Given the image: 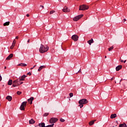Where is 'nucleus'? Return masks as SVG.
<instances>
[{
  "mask_svg": "<svg viewBox=\"0 0 127 127\" xmlns=\"http://www.w3.org/2000/svg\"><path fill=\"white\" fill-rule=\"evenodd\" d=\"M121 62L123 63V62H124L123 60H121Z\"/></svg>",
  "mask_w": 127,
  "mask_h": 127,
  "instance_id": "obj_46",
  "label": "nucleus"
},
{
  "mask_svg": "<svg viewBox=\"0 0 127 127\" xmlns=\"http://www.w3.org/2000/svg\"><path fill=\"white\" fill-rule=\"evenodd\" d=\"M123 62L124 63H126V62H127V60L124 61Z\"/></svg>",
  "mask_w": 127,
  "mask_h": 127,
  "instance_id": "obj_42",
  "label": "nucleus"
},
{
  "mask_svg": "<svg viewBox=\"0 0 127 127\" xmlns=\"http://www.w3.org/2000/svg\"><path fill=\"white\" fill-rule=\"evenodd\" d=\"M17 86H18V84H13L12 85V87H17Z\"/></svg>",
  "mask_w": 127,
  "mask_h": 127,
  "instance_id": "obj_34",
  "label": "nucleus"
},
{
  "mask_svg": "<svg viewBox=\"0 0 127 127\" xmlns=\"http://www.w3.org/2000/svg\"><path fill=\"white\" fill-rule=\"evenodd\" d=\"M30 41V40H28L27 41L28 43H29Z\"/></svg>",
  "mask_w": 127,
  "mask_h": 127,
  "instance_id": "obj_41",
  "label": "nucleus"
},
{
  "mask_svg": "<svg viewBox=\"0 0 127 127\" xmlns=\"http://www.w3.org/2000/svg\"><path fill=\"white\" fill-rule=\"evenodd\" d=\"M124 22H125V21H127V19H124Z\"/></svg>",
  "mask_w": 127,
  "mask_h": 127,
  "instance_id": "obj_44",
  "label": "nucleus"
},
{
  "mask_svg": "<svg viewBox=\"0 0 127 127\" xmlns=\"http://www.w3.org/2000/svg\"><path fill=\"white\" fill-rule=\"evenodd\" d=\"M13 57V54H10L6 59V60H9L10 58H12Z\"/></svg>",
  "mask_w": 127,
  "mask_h": 127,
  "instance_id": "obj_12",
  "label": "nucleus"
},
{
  "mask_svg": "<svg viewBox=\"0 0 127 127\" xmlns=\"http://www.w3.org/2000/svg\"><path fill=\"white\" fill-rule=\"evenodd\" d=\"M8 85L9 86H11V85H12V80H9V81H8Z\"/></svg>",
  "mask_w": 127,
  "mask_h": 127,
  "instance_id": "obj_21",
  "label": "nucleus"
},
{
  "mask_svg": "<svg viewBox=\"0 0 127 127\" xmlns=\"http://www.w3.org/2000/svg\"><path fill=\"white\" fill-rule=\"evenodd\" d=\"M79 107H80V109L83 108V104H79Z\"/></svg>",
  "mask_w": 127,
  "mask_h": 127,
  "instance_id": "obj_29",
  "label": "nucleus"
},
{
  "mask_svg": "<svg viewBox=\"0 0 127 127\" xmlns=\"http://www.w3.org/2000/svg\"><path fill=\"white\" fill-rule=\"evenodd\" d=\"M15 39H18V36H16V37H15Z\"/></svg>",
  "mask_w": 127,
  "mask_h": 127,
  "instance_id": "obj_40",
  "label": "nucleus"
},
{
  "mask_svg": "<svg viewBox=\"0 0 127 127\" xmlns=\"http://www.w3.org/2000/svg\"><path fill=\"white\" fill-rule=\"evenodd\" d=\"M94 43V40H93V39H91L87 41V43H88L89 45H91L92 43Z\"/></svg>",
  "mask_w": 127,
  "mask_h": 127,
  "instance_id": "obj_14",
  "label": "nucleus"
},
{
  "mask_svg": "<svg viewBox=\"0 0 127 127\" xmlns=\"http://www.w3.org/2000/svg\"><path fill=\"white\" fill-rule=\"evenodd\" d=\"M48 115H49V113H45L44 114V117H47V116H48Z\"/></svg>",
  "mask_w": 127,
  "mask_h": 127,
  "instance_id": "obj_28",
  "label": "nucleus"
},
{
  "mask_svg": "<svg viewBox=\"0 0 127 127\" xmlns=\"http://www.w3.org/2000/svg\"><path fill=\"white\" fill-rule=\"evenodd\" d=\"M114 49V46H112L110 48L108 49L109 51H111V50H113Z\"/></svg>",
  "mask_w": 127,
  "mask_h": 127,
  "instance_id": "obj_25",
  "label": "nucleus"
},
{
  "mask_svg": "<svg viewBox=\"0 0 127 127\" xmlns=\"http://www.w3.org/2000/svg\"><path fill=\"white\" fill-rule=\"evenodd\" d=\"M122 68H123V66H122V65H118L116 68V71H120Z\"/></svg>",
  "mask_w": 127,
  "mask_h": 127,
  "instance_id": "obj_13",
  "label": "nucleus"
},
{
  "mask_svg": "<svg viewBox=\"0 0 127 127\" xmlns=\"http://www.w3.org/2000/svg\"><path fill=\"white\" fill-rule=\"evenodd\" d=\"M23 84V82H21L20 83H19L18 86H19V85H21Z\"/></svg>",
  "mask_w": 127,
  "mask_h": 127,
  "instance_id": "obj_37",
  "label": "nucleus"
},
{
  "mask_svg": "<svg viewBox=\"0 0 127 127\" xmlns=\"http://www.w3.org/2000/svg\"><path fill=\"white\" fill-rule=\"evenodd\" d=\"M38 126L40 127H54V124L45 126V123H42L39 124Z\"/></svg>",
  "mask_w": 127,
  "mask_h": 127,
  "instance_id": "obj_3",
  "label": "nucleus"
},
{
  "mask_svg": "<svg viewBox=\"0 0 127 127\" xmlns=\"http://www.w3.org/2000/svg\"><path fill=\"white\" fill-rule=\"evenodd\" d=\"M50 124H51L53 125V124H55V123L58 122V119L56 118H52L50 119Z\"/></svg>",
  "mask_w": 127,
  "mask_h": 127,
  "instance_id": "obj_5",
  "label": "nucleus"
},
{
  "mask_svg": "<svg viewBox=\"0 0 127 127\" xmlns=\"http://www.w3.org/2000/svg\"><path fill=\"white\" fill-rule=\"evenodd\" d=\"M18 66H21L22 67H26V66H27V64L24 63H21L19 64Z\"/></svg>",
  "mask_w": 127,
  "mask_h": 127,
  "instance_id": "obj_18",
  "label": "nucleus"
},
{
  "mask_svg": "<svg viewBox=\"0 0 127 127\" xmlns=\"http://www.w3.org/2000/svg\"><path fill=\"white\" fill-rule=\"evenodd\" d=\"M14 45L12 44V45L10 46V49H13V48H14Z\"/></svg>",
  "mask_w": 127,
  "mask_h": 127,
  "instance_id": "obj_30",
  "label": "nucleus"
},
{
  "mask_svg": "<svg viewBox=\"0 0 127 127\" xmlns=\"http://www.w3.org/2000/svg\"><path fill=\"white\" fill-rule=\"evenodd\" d=\"M40 7H42L43 8H44V6L41 5Z\"/></svg>",
  "mask_w": 127,
  "mask_h": 127,
  "instance_id": "obj_38",
  "label": "nucleus"
},
{
  "mask_svg": "<svg viewBox=\"0 0 127 127\" xmlns=\"http://www.w3.org/2000/svg\"><path fill=\"white\" fill-rule=\"evenodd\" d=\"M49 50V47H48V46L46 45L44 46L43 44H41L39 49V52L41 53H45V52H47Z\"/></svg>",
  "mask_w": 127,
  "mask_h": 127,
  "instance_id": "obj_1",
  "label": "nucleus"
},
{
  "mask_svg": "<svg viewBox=\"0 0 127 127\" xmlns=\"http://www.w3.org/2000/svg\"><path fill=\"white\" fill-rule=\"evenodd\" d=\"M115 127V126H113V127Z\"/></svg>",
  "mask_w": 127,
  "mask_h": 127,
  "instance_id": "obj_48",
  "label": "nucleus"
},
{
  "mask_svg": "<svg viewBox=\"0 0 127 127\" xmlns=\"http://www.w3.org/2000/svg\"><path fill=\"white\" fill-rule=\"evenodd\" d=\"M96 122V120L92 121L89 123V126H93L94 125V123Z\"/></svg>",
  "mask_w": 127,
  "mask_h": 127,
  "instance_id": "obj_22",
  "label": "nucleus"
},
{
  "mask_svg": "<svg viewBox=\"0 0 127 127\" xmlns=\"http://www.w3.org/2000/svg\"><path fill=\"white\" fill-rule=\"evenodd\" d=\"M17 94L18 95H21L22 92H21V91H17Z\"/></svg>",
  "mask_w": 127,
  "mask_h": 127,
  "instance_id": "obj_31",
  "label": "nucleus"
},
{
  "mask_svg": "<svg viewBox=\"0 0 127 127\" xmlns=\"http://www.w3.org/2000/svg\"><path fill=\"white\" fill-rule=\"evenodd\" d=\"M13 84H17V85H19V79H17L15 80L14 81H13Z\"/></svg>",
  "mask_w": 127,
  "mask_h": 127,
  "instance_id": "obj_20",
  "label": "nucleus"
},
{
  "mask_svg": "<svg viewBox=\"0 0 127 127\" xmlns=\"http://www.w3.org/2000/svg\"><path fill=\"white\" fill-rule=\"evenodd\" d=\"M71 39H72L73 41H78V39H79V37L77 35H73L71 37Z\"/></svg>",
  "mask_w": 127,
  "mask_h": 127,
  "instance_id": "obj_8",
  "label": "nucleus"
},
{
  "mask_svg": "<svg viewBox=\"0 0 127 127\" xmlns=\"http://www.w3.org/2000/svg\"><path fill=\"white\" fill-rule=\"evenodd\" d=\"M9 23H10L9 21L6 22H5V23L3 24V26H8V25H9Z\"/></svg>",
  "mask_w": 127,
  "mask_h": 127,
  "instance_id": "obj_23",
  "label": "nucleus"
},
{
  "mask_svg": "<svg viewBox=\"0 0 127 127\" xmlns=\"http://www.w3.org/2000/svg\"><path fill=\"white\" fill-rule=\"evenodd\" d=\"M44 68H45V66H44V65H42V66H40V67H39V69H38V71L39 72H40V71H41L42 69H43Z\"/></svg>",
  "mask_w": 127,
  "mask_h": 127,
  "instance_id": "obj_19",
  "label": "nucleus"
},
{
  "mask_svg": "<svg viewBox=\"0 0 127 127\" xmlns=\"http://www.w3.org/2000/svg\"><path fill=\"white\" fill-rule=\"evenodd\" d=\"M60 121L62 123H64V122H65V120L63 119V118H61Z\"/></svg>",
  "mask_w": 127,
  "mask_h": 127,
  "instance_id": "obj_26",
  "label": "nucleus"
},
{
  "mask_svg": "<svg viewBox=\"0 0 127 127\" xmlns=\"http://www.w3.org/2000/svg\"><path fill=\"white\" fill-rule=\"evenodd\" d=\"M15 40H13V43H12V44L13 45H15Z\"/></svg>",
  "mask_w": 127,
  "mask_h": 127,
  "instance_id": "obj_33",
  "label": "nucleus"
},
{
  "mask_svg": "<svg viewBox=\"0 0 127 127\" xmlns=\"http://www.w3.org/2000/svg\"><path fill=\"white\" fill-rule=\"evenodd\" d=\"M69 96L70 98H72V97H73V93H69Z\"/></svg>",
  "mask_w": 127,
  "mask_h": 127,
  "instance_id": "obj_32",
  "label": "nucleus"
},
{
  "mask_svg": "<svg viewBox=\"0 0 127 127\" xmlns=\"http://www.w3.org/2000/svg\"><path fill=\"white\" fill-rule=\"evenodd\" d=\"M119 127H127V124H124L119 125Z\"/></svg>",
  "mask_w": 127,
  "mask_h": 127,
  "instance_id": "obj_24",
  "label": "nucleus"
},
{
  "mask_svg": "<svg viewBox=\"0 0 127 127\" xmlns=\"http://www.w3.org/2000/svg\"><path fill=\"white\" fill-rule=\"evenodd\" d=\"M35 67H36V65H35L33 67H31V70H32V69H33V68H35Z\"/></svg>",
  "mask_w": 127,
  "mask_h": 127,
  "instance_id": "obj_35",
  "label": "nucleus"
},
{
  "mask_svg": "<svg viewBox=\"0 0 127 127\" xmlns=\"http://www.w3.org/2000/svg\"><path fill=\"white\" fill-rule=\"evenodd\" d=\"M30 125H33L35 124V121H34L33 119H31V120L29 121Z\"/></svg>",
  "mask_w": 127,
  "mask_h": 127,
  "instance_id": "obj_17",
  "label": "nucleus"
},
{
  "mask_svg": "<svg viewBox=\"0 0 127 127\" xmlns=\"http://www.w3.org/2000/svg\"><path fill=\"white\" fill-rule=\"evenodd\" d=\"M89 6L85 4L81 5L79 6V10H86V9H88Z\"/></svg>",
  "mask_w": 127,
  "mask_h": 127,
  "instance_id": "obj_2",
  "label": "nucleus"
},
{
  "mask_svg": "<svg viewBox=\"0 0 127 127\" xmlns=\"http://www.w3.org/2000/svg\"><path fill=\"white\" fill-rule=\"evenodd\" d=\"M105 58H107V57L106 56H105Z\"/></svg>",
  "mask_w": 127,
  "mask_h": 127,
  "instance_id": "obj_47",
  "label": "nucleus"
},
{
  "mask_svg": "<svg viewBox=\"0 0 127 127\" xmlns=\"http://www.w3.org/2000/svg\"><path fill=\"white\" fill-rule=\"evenodd\" d=\"M6 100H8V101H9V102H10L11 101V100H12V97L10 96H7L6 97Z\"/></svg>",
  "mask_w": 127,
  "mask_h": 127,
  "instance_id": "obj_15",
  "label": "nucleus"
},
{
  "mask_svg": "<svg viewBox=\"0 0 127 127\" xmlns=\"http://www.w3.org/2000/svg\"><path fill=\"white\" fill-rule=\"evenodd\" d=\"M79 104H82L83 105H85V104H88V100L86 99H82L80 100L78 102Z\"/></svg>",
  "mask_w": 127,
  "mask_h": 127,
  "instance_id": "obj_7",
  "label": "nucleus"
},
{
  "mask_svg": "<svg viewBox=\"0 0 127 127\" xmlns=\"http://www.w3.org/2000/svg\"><path fill=\"white\" fill-rule=\"evenodd\" d=\"M27 104V102L24 101L23 102H22V104L20 107V110H21V111H24V110L25 109V107H26Z\"/></svg>",
  "mask_w": 127,
  "mask_h": 127,
  "instance_id": "obj_4",
  "label": "nucleus"
},
{
  "mask_svg": "<svg viewBox=\"0 0 127 127\" xmlns=\"http://www.w3.org/2000/svg\"><path fill=\"white\" fill-rule=\"evenodd\" d=\"M80 72H81V69H80L78 71V73Z\"/></svg>",
  "mask_w": 127,
  "mask_h": 127,
  "instance_id": "obj_43",
  "label": "nucleus"
},
{
  "mask_svg": "<svg viewBox=\"0 0 127 127\" xmlns=\"http://www.w3.org/2000/svg\"><path fill=\"white\" fill-rule=\"evenodd\" d=\"M115 118H117L116 114H112L110 116V119H115Z\"/></svg>",
  "mask_w": 127,
  "mask_h": 127,
  "instance_id": "obj_16",
  "label": "nucleus"
},
{
  "mask_svg": "<svg viewBox=\"0 0 127 127\" xmlns=\"http://www.w3.org/2000/svg\"><path fill=\"white\" fill-rule=\"evenodd\" d=\"M27 75H29V76H31V72H28Z\"/></svg>",
  "mask_w": 127,
  "mask_h": 127,
  "instance_id": "obj_36",
  "label": "nucleus"
},
{
  "mask_svg": "<svg viewBox=\"0 0 127 127\" xmlns=\"http://www.w3.org/2000/svg\"><path fill=\"white\" fill-rule=\"evenodd\" d=\"M26 78V75H22L20 79H19V81L20 82V81H24V79Z\"/></svg>",
  "mask_w": 127,
  "mask_h": 127,
  "instance_id": "obj_11",
  "label": "nucleus"
},
{
  "mask_svg": "<svg viewBox=\"0 0 127 127\" xmlns=\"http://www.w3.org/2000/svg\"><path fill=\"white\" fill-rule=\"evenodd\" d=\"M4 69H6V66H4Z\"/></svg>",
  "mask_w": 127,
  "mask_h": 127,
  "instance_id": "obj_45",
  "label": "nucleus"
},
{
  "mask_svg": "<svg viewBox=\"0 0 127 127\" xmlns=\"http://www.w3.org/2000/svg\"><path fill=\"white\" fill-rule=\"evenodd\" d=\"M54 12H55V10H52L50 12V14H53V13H54Z\"/></svg>",
  "mask_w": 127,
  "mask_h": 127,
  "instance_id": "obj_27",
  "label": "nucleus"
},
{
  "mask_svg": "<svg viewBox=\"0 0 127 127\" xmlns=\"http://www.w3.org/2000/svg\"><path fill=\"white\" fill-rule=\"evenodd\" d=\"M26 16H27V17H29V14H26Z\"/></svg>",
  "mask_w": 127,
  "mask_h": 127,
  "instance_id": "obj_39",
  "label": "nucleus"
},
{
  "mask_svg": "<svg viewBox=\"0 0 127 127\" xmlns=\"http://www.w3.org/2000/svg\"><path fill=\"white\" fill-rule=\"evenodd\" d=\"M63 11L64 12H70V9L68 8L66 6H65L63 9Z\"/></svg>",
  "mask_w": 127,
  "mask_h": 127,
  "instance_id": "obj_9",
  "label": "nucleus"
},
{
  "mask_svg": "<svg viewBox=\"0 0 127 127\" xmlns=\"http://www.w3.org/2000/svg\"><path fill=\"white\" fill-rule=\"evenodd\" d=\"M82 16H84L83 14L78 15L74 17L73 18V21H78V20H79V19H80V18H82Z\"/></svg>",
  "mask_w": 127,
  "mask_h": 127,
  "instance_id": "obj_6",
  "label": "nucleus"
},
{
  "mask_svg": "<svg viewBox=\"0 0 127 127\" xmlns=\"http://www.w3.org/2000/svg\"><path fill=\"white\" fill-rule=\"evenodd\" d=\"M33 100H34V98H33V97H31L29 99H28L27 101L28 103H29V104L31 105L32 104V101Z\"/></svg>",
  "mask_w": 127,
  "mask_h": 127,
  "instance_id": "obj_10",
  "label": "nucleus"
}]
</instances>
